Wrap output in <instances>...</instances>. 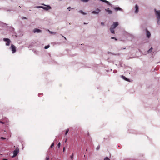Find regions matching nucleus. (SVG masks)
Masks as SVG:
<instances>
[{
	"label": "nucleus",
	"instance_id": "obj_19",
	"mask_svg": "<svg viewBox=\"0 0 160 160\" xmlns=\"http://www.w3.org/2000/svg\"><path fill=\"white\" fill-rule=\"evenodd\" d=\"M69 129H67L66 130V133H65V135H66L67 134V133H68V132L69 131Z\"/></svg>",
	"mask_w": 160,
	"mask_h": 160
},
{
	"label": "nucleus",
	"instance_id": "obj_18",
	"mask_svg": "<svg viewBox=\"0 0 160 160\" xmlns=\"http://www.w3.org/2000/svg\"><path fill=\"white\" fill-rule=\"evenodd\" d=\"M125 80L127 81L130 82V80L127 78H126Z\"/></svg>",
	"mask_w": 160,
	"mask_h": 160
},
{
	"label": "nucleus",
	"instance_id": "obj_36",
	"mask_svg": "<svg viewBox=\"0 0 160 160\" xmlns=\"http://www.w3.org/2000/svg\"><path fill=\"white\" fill-rule=\"evenodd\" d=\"M22 18L26 19V18L25 17H23Z\"/></svg>",
	"mask_w": 160,
	"mask_h": 160
},
{
	"label": "nucleus",
	"instance_id": "obj_13",
	"mask_svg": "<svg viewBox=\"0 0 160 160\" xmlns=\"http://www.w3.org/2000/svg\"><path fill=\"white\" fill-rule=\"evenodd\" d=\"M105 11H106L109 14H112V11L110 10L106 9Z\"/></svg>",
	"mask_w": 160,
	"mask_h": 160
},
{
	"label": "nucleus",
	"instance_id": "obj_17",
	"mask_svg": "<svg viewBox=\"0 0 160 160\" xmlns=\"http://www.w3.org/2000/svg\"><path fill=\"white\" fill-rule=\"evenodd\" d=\"M49 47H50L49 45H47V46H45L44 47V48L45 49H47L48 48H49Z\"/></svg>",
	"mask_w": 160,
	"mask_h": 160
},
{
	"label": "nucleus",
	"instance_id": "obj_8",
	"mask_svg": "<svg viewBox=\"0 0 160 160\" xmlns=\"http://www.w3.org/2000/svg\"><path fill=\"white\" fill-rule=\"evenodd\" d=\"M100 11V10L99 9L97 8L96 11H92V13L94 14H98L99 12Z\"/></svg>",
	"mask_w": 160,
	"mask_h": 160
},
{
	"label": "nucleus",
	"instance_id": "obj_7",
	"mask_svg": "<svg viewBox=\"0 0 160 160\" xmlns=\"http://www.w3.org/2000/svg\"><path fill=\"white\" fill-rule=\"evenodd\" d=\"M2 121H3V122H5L4 124H5L6 125H8L9 124V120L6 118H3L2 119Z\"/></svg>",
	"mask_w": 160,
	"mask_h": 160
},
{
	"label": "nucleus",
	"instance_id": "obj_22",
	"mask_svg": "<svg viewBox=\"0 0 160 160\" xmlns=\"http://www.w3.org/2000/svg\"><path fill=\"white\" fill-rule=\"evenodd\" d=\"M60 145H61V143L60 142H59L58 145V148H59L60 147Z\"/></svg>",
	"mask_w": 160,
	"mask_h": 160
},
{
	"label": "nucleus",
	"instance_id": "obj_35",
	"mask_svg": "<svg viewBox=\"0 0 160 160\" xmlns=\"http://www.w3.org/2000/svg\"><path fill=\"white\" fill-rule=\"evenodd\" d=\"M3 160H8V159H3Z\"/></svg>",
	"mask_w": 160,
	"mask_h": 160
},
{
	"label": "nucleus",
	"instance_id": "obj_23",
	"mask_svg": "<svg viewBox=\"0 0 160 160\" xmlns=\"http://www.w3.org/2000/svg\"><path fill=\"white\" fill-rule=\"evenodd\" d=\"M104 160H110V159L109 158L106 157L104 159Z\"/></svg>",
	"mask_w": 160,
	"mask_h": 160
},
{
	"label": "nucleus",
	"instance_id": "obj_14",
	"mask_svg": "<svg viewBox=\"0 0 160 160\" xmlns=\"http://www.w3.org/2000/svg\"><path fill=\"white\" fill-rule=\"evenodd\" d=\"M102 2H105V3H108V5H109L110 6H111L112 5L108 1H106V0H103Z\"/></svg>",
	"mask_w": 160,
	"mask_h": 160
},
{
	"label": "nucleus",
	"instance_id": "obj_34",
	"mask_svg": "<svg viewBox=\"0 0 160 160\" xmlns=\"http://www.w3.org/2000/svg\"><path fill=\"white\" fill-rule=\"evenodd\" d=\"M71 8V7H69L68 8V9H70V8Z\"/></svg>",
	"mask_w": 160,
	"mask_h": 160
},
{
	"label": "nucleus",
	"instance_id": "obj_9",
	"mask_svg": "<svg viewBox=\"0 0 160 160\" xmlns=\"http://www.w3.org/2000/svg\"><path fill=\"white\" fill-rule=\"evenodd\" d=\"M33 32L34 33H40L42 32V31L38 29L35 28L33 30Z\"/></svg>",
	"mask_w": 160,
	"mask_h": 160
},
{
	"label": "nucleus",
	"instance_id": "obj_33",
	"mask_svg": "<svg viewBox=\"0 0 160 160\" xmlns=\"http://www.w3.org/2000/svg\"><path fill=\"white\" fill-rule=\"evenodd\" d=\"M61 35L62 36V37H63L66 40V38L64 36H62V35Z\"/></svg>",
	"mask_w": 160,
	"mask_h": 160
},
{
	"label": "nucleus",
	"instance_id": "obj_3",
	"mask_svg": "<svg viewBox=\"0 0 160 160\" xmlns=\"http://www.w3.org/2000/svg\"><path fill=\"white\" fill-rule=\"evenodd\" d=\"M19 152V149L18 148H16L15 150L13 151V155L12 157V158L15 157L18 154Z\"/></svg>",
	"mask_w": 160,
	"mask_h": 160
},
{
	"label": "nucleus",
	"instance_id": "obj_2",
	"mask_svg": "<svg viewBox=\"0 0 160 160\" xmlns=\"http://www.w3.org/2000/svg\"><path fill=\"white\" fill-rule=\"evenodd\" d=\"M155 14L158 19V23L159 24V21L160 20V10L157 11L156 9H154Z\"/></svg>",
	"mask_w": 160,
	"mask_h": 160
},
{
	"label": "nucleus",
	"instance_id": "obj_20",
	"mask_svg": "<svg viewBox=\"0 0 160 160\" xmlns=\"http://www.w3.org/2000/svg\"><path fill=\"white\" fill-rule=\"evenodd\" d=\"M70 158L71 159H72V160H73V153H72V155L71 156Z\"/></svg>",
	"mask_w": 160,
	"mask_h": 160
},
{
	"label": "nucleus",
	"instance_id": "obj_15",
	"mask_svg": "<svg viewBox=\"0 0 160 160\" xmlns=\"http://www.w3.org/2000/svg\"><path fill=\"white\" fill-rule=\"evenodd\" d=\"M79 13H82V14H83V15H86V13H84V12H83V11L82 10H80V11H79Z\"/></svg>",
	"mask_w": 160,
	"mask_h": 160
},
{
	"label": "nucleus",
	"instance_id": "obj_5",
	"mask_svg": "<svg viewBox=\"0 0 160 160\" xmlns=\"http://www.w3.org/2000/svg\"><path fill=\"white\" fill-rule=\"evenodd\" d=\"M3 40L4 41L6 42V46H9L11 42L10 40L8 38H4Z\"/></svg>",
	"mask_w": 160,
	"mask_h": 160
},
{
	"label": "nucleus",
	"instance_id": "obj_1",
	"mask_svg": "<svg viewBox=\"0 0 160 160\" xmlns=\"http://www.w3.org/2000/svg\"><path fill=\"white\" fill-rule=\"evenodd\" d=\"M118 25V22H114L113 24L111 26L110 29L111 33L114 34L115 31L114 29Z\"/></svg>",
	"mask_w": 160,
	"mask_h": 160
},
{
	"label": "nucleus",
	"instance_id": "obj_21",
	"mask_svg": "<svg viewBox=\"0 0 160 160\" xmlns=\"http://www.w3.org/2000/svg\"><path fill=\"white\" fill-rule=\"evenodd\" d=\"M54 142H53L51 146H50V148H52V147H53L54 146Z\"/></svg>",
	"mask_w": 160,
	"mask_h": 160
},
{
	"label": "nucleus",
	"instance_id": "obj_4",
	"mask_svg": "<svg viewBox=\"0 0 160 160\" xmlns=\"http://www.w3.org/2000/svg\"><path fill=\"white\" fill-rule=\"evenodd\" d=\"M10 48L12 50V53H14L16 51V48L12 44L10 47Z\"/></svg>",
	"mask_w": 160,
	"mask_h": 160
},
{
	"label": "nucleus",
	"instance_id": "obj_26",
	"mask_svg": "<svg viewBox=\"0 0 160 160\" xmlns=\"http://www.w3.org/2000/svg\"><path fill=\"white\" fill-rule=\"evenodd\" d=\"M111 38L112 39H114L115 40H117V39L116 38H115L114 37Z\"/></svg>",
	"mask_w": 160,
	"mask_h": 160
},
{
	"label": "nucleus",
	"instance_id": "obj_10",
	"mask_svg": "<svg viewBox=\"0 0 160 160\" xmlns=\"http://www.w3.org/2000/svg\"><path fill=\"white\" fill-rule=\"evenodd\" d=\"M146 33H147V36L148 38H149L151 36V34L150 32L148 31L147 29L146 30Z\"/></svg>",
	"mask_w": 160,
	"mask_h": 160
},
{
	"label": "nucleus",
	"instance_id": "obj_32",
	"mask_svg": "<svg viewBox=\"0 0 160 160\" xmlns=\"http://www.w3.org/2000/svg\"><path fill=\"white\" fill-rule=\"evenodd\" d=\"M65 147H64V148H63V152H64V151H65Z\"/></svg>",
	"mask_w": 160,
	"mask_h": 160
},
{
	"label": "nucleus",
	"instance_id": "obj_31",
	"mask_svg": "<svg viewBox=\"0 0 160 160\" xmlns=\"http://www.w3.org/2000/svg\"><path fill=\"white\" fill-rule=\"evenodd\" d=\"M49 159V158L48 157H46V160H48Z\"/></svg>",
	"mask_w": 160,
	"mask_h": 160
},
{
	"label": "nucleus",
	"instance_id": "obj_6",
	"mask_svg": "<svg viewBox=\"0 0 160 160\" xmlns=\"http://www.w3.org/2000/svg\"><path fill=\"white\" fill-rule=\"evenodd\" d=\"M37 8H43L44 9L46 10H48L49 9L51 8V7L49 6H47V7H43V6H38L37 7Z\"/></svg>",
	"mask_w": 160,
	"mask_h": 160
},
{
	"label": "nucleus",
	"instance_id": "obj_25",
	"mask_svg": "<svg viewBox=\"0 0 160 160\" xmlns=\"http://www.w3.org/2000/svg\"><path fill=\"white\" fill-rule=\"evenodd\" d=\"M89 0H82V1L84 2H87Z\"/></svg>",
	"mask_w": 160,
	"mask_h": 160
},
{
	"label": "nucleus",
	"instance_id": "obj_24",
	"mask_svg": "<svg viewBox=\"0 0 160 160\" xmlns=\"http://www.w3.org/2000/svg\"><path fill=\"white\" fill-rule=\"evenodd\" d=\"M121 77L124 80L126 78V77H125L124 76H123V75Z\"/></svg>",
	"mask_w": 160,
	"mask_h": 160
},
{
	"label": "nucleus",
	"instance_id": "obj_27",
	"mask_svg": "<svg viewBox=\"0 0 160 160\" xmlns=\"http://www.w3.org/2000/svg\"><path fill=\"white\" fill-rule=\"evenodd\" d=\"M0 123H1L2 124H4L5 123V122H3V121H0Z\"/></svg>",
	"mask_w": 160,
	"mask_h": 160
},
{
	"label": "nucleus",
	"instance_id": "obj_16",
	"mask_svg": "<svg viewBox=\"0 0 160 160\" xmlns=\"http://www.w3.org/2000/svg\"><path fill=\"white\" fill-rule=\"evenodd\" d=\"M152 48H150L148 51V52L149 53H151V52L152 51Z\"/></svg>",
	"mask_w": 160,
	"mask_h": 160
},
{
	"label": "nucleus",
	"instance_id": "obj_11",
	"mask_svg": "<svg viewBox=\"0 0 160 160\" xmlns=\"http://www.w3.org/2000/svg\"><path fill=\"white\" fill-rule=\"evenodd\" d=\"M135 8L136 9V10L135 11V12L136 13H138V5H136Z\"/></svg>",
	"mask_w": 160,
	"mask_h": 160
},
{
	"label": "nucleus",
	"instance_id": "obj_29",
	"mask_svg": "<svg viewBox=\"0 0 160 160\" xmlns=\"http://www.w3.org/2000/svg\"><path fill=\"white\" fill-rule=\"evenodd\" d=\"M1 138L2 139H5L6 138L3 137H1Z\"/></svg>",
	"mask_w": 160,
	"mask_h": 160
},
{
	"label": "nucleus",
	"instance_id": "obj_28",
	"mask_svg": "<svg viewBox=\"0 0 160 160\" xmlns=\"http://www.w3.org/2000/svg\"><path fill=\"white\" fill-rule=\"evenodd\" d=\"M101 25L102 26H104V22H101Z\"/></svg>",
	"mask_w": 160,
	"mask_h": 160
},
{
	"label": "nucleus",
	"instance_id": "obj_30",
	"mask_svg": "<svg viewBox=\"0 0 160 160\" xmlns=\"http://www.w3.org/2000/svg\"><path fill=\"white\" fill-rule=\"evenodd\" d=\"M99 148H100V147L99 146L97 147V150H98L99 149Z\"/></svg>",
	"mask_w": 160,
	"mask_h": 160
},
{
	"label": "nucleus",
	"instance_id": "obj_12",
	"mask_svg": "<svg viewBox=\"0 0 160 160\" xmlns=\"http://www.w3.org/2000/svg\"><path fill=\"white\" fill-rule=\"evenodd\" d=\"M114 9L116 11H122V8L119 7H116L114 8Z\"/></svg>",
	"mask_w": 160,
	"mask_h": 160
}]
</instances>
